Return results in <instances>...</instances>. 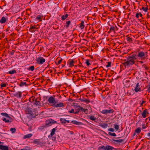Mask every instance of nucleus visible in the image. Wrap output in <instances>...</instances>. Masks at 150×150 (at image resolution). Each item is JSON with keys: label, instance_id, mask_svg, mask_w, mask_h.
I'll return each instance as SVG.
<instances>
[{"label": "nucleus", "instance_id": "51", "mask_svg": "<svg viewBox=\"0 0 150 150\" xmlns=\"http://www.w3.org/2000/svg\"><path fill=\"white\" fill-rule=\"evenodd\" d=\"M130 80L129 79H125L123 81L125 83H129L130 82Z\"/></svg>", "mask_w": 150, "mask_h": 150}, {"label": "nucleus", "instance_id": "45", "mask_svg": "<svg viewBox=\"0 0 150 150\" xmlns=\"http://www.w3.org/2000/svg\"><path fill=\"white\" fill-rule=\"evenodd\" d=\"M86 65H87V66H89L90 64V63H89V59H87L86 60Z\"/></svg>", "mask_w": 150, "mask_h": 150}, {"label": "nucleus", "instance_id": "9", "mask_svg": "<svg viewBox=\"0 0 150 150\" xmlns=\"http://www.w3.org/2000/svg\"><path fill=\"white\" fill-rule=\"evenodd\" d=\"M74 61L72 59H70L68 60L67 62V65H69V67H72L74 66Z\"/></svg>", "mask_w": 150, "mask_h": 150}, {"label": "nucleus", "instance_id": "23", "mask_svg": "<svg viewBox=\"0 0 150 150\" xmlns=\"http://www.w3.org/2000/svg\"><path fill=\"white\" fill-rule=\"evenodd\" d=\"M33 136V134L31 133L29 134L24 135L23 138L24 139H26L29 138Z\"/></svg>", "mask_w": 150, "mask_h": 150}, {"label": "nucleus", "instance_id": "25", "mask_svg": "<svg viewBox=\"0 0 150 150\" xmlns=\"http://www.w3.org/2000/svg\"><path fill=\"white\" fill-rule=\"evenodd\" d=\"M14 96L18 98H21V93L20 91L16 93L14 95Z\"/></svg>", "mask_w": 150, "mask_h": 150}, {"label": "nucleus", "instance_id": "6", "mask_svg": "<svg viewBox=\"0 0 150 150\" xmlns=\"http://www.w3.org/2000/svg\"><path fill=\"white\" fill-rule=\"evenodd\" d=\"M135 86L134 87V91L136 92L141 91V88L140 87V84L139 83H135Z\"/></svg>", "mask_w": 150, "mask_h": 150}, {"label": "nucleus", "instance_id": "11", "mask_svg": "<svg viewBox=\"0 0 150 150\" xmlns=\"http://www.w3.org/2000/svg\"><path fill=\"white\" fill-rule=\"evenodd\" d=\"M33 143L35 144H43V143L42 142V141L40 139H35L33 142Z\"/></svg>", "mask_w": 150, "mask_h": 150}, {"label": "nucleus", "instance_id": "4", "mask_svg": "<svg viewBox=\"0 0 150 150\" xmlns=\"http://www.w3.org/2000/svg\"><path fill=\"white\" fill-rule=\"evenodd\" d=\"M29 100L36 106H41L40 100L38 98H35L34 96H32L29 98Z\"/></svg>", "mask_w": 150, "mask_h": 150}, {"label": "nucleus", "instance_id": "18", "mask_svg": "<svg viewBox=\"0 0 150 150\" xmlns=\"http://www.w3.org/2000/svg\"><path fill=\"white\" fill-rule=\"evenodd\" d=\"M0 150H8V148L7 146L0 144Z\"/></svg>", "mask_w": 150, "mask_h": 150}, {"label": "nucleus", "instance_id": "31", "mask_svg": "<svg viewBox=\"0 0 150 150\" xmlns=\"http://www.w3.org/2000/svg\"><path fill=\"white\" fill-rule=\"evenodd\" d=\"M117 28L116 26H112L109 28V30L110 31L114 32L115 29Z\"/></svg>", "mask_w": 150, "mask_h": 150}, {"label": "nucleus", "instance_id": "22", "mask_svg": "<svg viewBox=\"0 0 150 150\" xmlns=\"http://www.w3.org/2000/svg\"><path fill=\"white\" fill-rule=\"evenodd\" d=\"M7 20L6 17H3L0 20V23L2 24L5 23Z\"/></svg>", "mask_w": 150, "mask_h": 150}, {"label": "nucleus", "instance_id": "26", "mask_svg": "<svg viewBox=\"0 0 150 150\" xmlns=\"http://www.w3.org/2000/svg\"><path fill=\"white\" fill-rule=\"evenodd\" d=\"M37 29V28H36V27L35 26V25L34 26H30V28L29 30V31L30 32H34L35 31L33 30V29Z\"/></svg>", "mask_w": 150, "mask_h": 150}, {"label": "nucleus", "instance_id": "52", "mask_svg": "<svg viewBox=\"0 0 150 150\" xmlns=\"http://www.w3.org/2000/svg\"><path fill=\"white\" fill-rule=\"evenodd\" d=\"M6 84L5 83H3L1 85V88L5 87L6 86Z\"/></svg>", "mask_w": 150, "mask_h": 150}, {"label": "nucleus", "instance_id": "10", "mask_svg": "<svg viewBox=\"0 0 150 150\" xmlns=\"http://www.w3.org/2000/svg\"><path fill=\"white\" fill-rule=\"evenodd\" d=\"M79 108H78V110L79 111L80 110H81L82 112H84L85 114H87L88 113V111L87 109H85L83 108L82 107L79 106H78Z\"/></svg>", "mask_w": 150, "mask_h": 150}, {"label": "nucleus", "instance_id": "40", "mask_svg": "<svg viewBox=\"0 0 150 150\" xmlns=\"http://www.w3.org/2000/svg\"><path fill=\"white\" fill-rule=\"evenodd\" d=\"M71 23V21H67L66 22V28H68L69 26V25Z\"/></svg>", "mask_w": 150, "mask_h": 150}, {"label": "nucleus", "instance_id": "47", "mask_svg": "<svg viewBox=\"0 0 150 150\" xmlns=\"http://www.w3.org/2000/svg\"><path fill=\"white\" fill-rule=\"evenodd\" d=\"M142 9L145 12H146L148 10V8L146 7L145 8L143 6L142 8Z\"/></svg>", "mask_w": 150, "mask_h": 150}, {"label": "nucleus", "instance_id": "50", "mask_svg": "<svg viewBox=\"0 0 150 150\" xmlns=\"http://www.w3.org/2000/svg\"><path fill=\"white\" fill-rule=\"evenodd\" d=\"M108 131L111 132H113L114 131V129L112 128H111L108 129Z\"/></svg>", "mask_w": 150, "mask_h": 150}, {"label": "nucleus", "instance_id": "46", "mask_svg": "<svg viewBox=\"0 0 150 150\" xmlns=\"http://www.w3.org/2000/svg\"><path fill=\"white\" fill-rule=\"evenodd\" d=\"M62 59L61 58L57 62H56V64L57 65L60 64V63L62 62Z\"/></svg>", "mask_w": 150, "mask_h": 150}, {"label": "nucleus", "instance_id": "27", "mask_svg": "<svg viewBox=\"0 0 150 150\" xmlns=\"http://www.w3.org/2000/svg\"><path fill=\"white\" fill-rule=\"evenodd\" d=\"M101 127L105 129L107 128L108 127V125L106 123H104L99 125Z\"/></svg>", "mask_w": 150, "mask_h": 150}, {"label": "nucleus", "instance_id": "58", "mask_svg": "<svg viewBox=\"0 0 150 150\" xmlns=\"http://www.w3.org/2000/svg\"><path fill=\"white\" fill-rule=\"evenodd\" d=\"M148 119H149V121H150V116L148 118H146V120H147Z\"/></svg>", "mask_w": 150, "mask_h": 150}, {"label": "nucleus", "instance_id": "37", "mask_svg": "<svg viewBox=\"0 0 150 150\" xmlns=\"http://www.w3.org/2000/svg\"><path fill=\"white\" fill-rule=\"evenodd\" d=\"M114 128L116 131H118L119 129V126L117 124H114Z\"/></svg>", "mask_w": 150, "mask_h": 150}, {"label": "nucleus", "instance_id": "62", "mask_svg": "<svg viewBox=\"0 0 150 150\" xmlns=\"http://www.w3.org/2000/svg\"><path fill=\"white\" fill-rule=\"evenodd\" d=\"M66 122H67L68 123H69L70 122V121L69 120H66Z\"/></svg>", "mask_w": 150, "mask_h": 150}, {"label": "nucleus", "instance_id": "30", "mask_svg": "<svg viewBox=\"0 0 150 150\" xmlns=\"http://www.w3.org/2000/svg\"><path fill=\"white\" fill-rule=\"evenodd\" d=\"M69 112L72 113L78 114L79 112V111L77 110L75 111L74 109H72L71 110L69 111Z\"/></svg>", "mask_w": 150, "mask_h": 150}, {"label": "nucleus", "instance_id": "35", "mask_svg": "<svg viewBox=\"0 0 150 150\" xmlns=\"http://www.w3.org/2000/svg\"><path fill=\"white\" fill-rule=\"evenodd\" d=\"M134 132L139 134L141 132V129L139 128H138L135 130Z\"/></svg>", "mask_w": 150, "mask_h": 150}, {"label": "nucleus", "instance_id": "29", "mask_svg": "<svg viewBox=\"0 0 150 150\" xmlns=\"http://www.w3.org/2000/svg\"><path fill=\"white\" fill-rule=\"evenodd\" d=\"M43 17V16L42 15H38L36 19L37 20H38L40 21H42L41 18Z\"/></svg>", "mask_w": 150, "mask_h": 150}, {"label": "nucleus", "instance_id": "15", "mask_svg": "<svg viewBox=\"0 0 150 150\" xmlns=\"http://www.w3.org/2000/svg\"><path fill=\"white\" fill-rule=\"evenodd\" d=\"M26 114H29L31 116L33 117H34L35 115L34 112L30 110H27L26 111Z\"/></svg>", "mask_w": 150, "mask_h": 150}, {"label": "nucleus", "instance_id": "60", "mask_svg": "<svg viewBox=\"0 0 150 150\" xmlns=\"http://www.w3.org/2000/svg\"><path fill=\"white\" fill-rule=\"evenodd\" d=\"M28 150V149H26V148L25 147L22 149H21V150Z\"/></svg>", "mask_w": 150, "mask_h": 150}, {"label": "nucleus", "instance_id": "8", "mask_svg": "<svg viewBox=\"0 0 150 150\" xmlns=\"http://www.w3.org/2000/svg\"><path fill=\"white\" fill-rule=\"evenodd\" d=\"M114 110L113 109H111L109 110H103L101 111V112L103 114H108L112 113L114 112Z\"/></svg>", "mask_w": 150, "mask_h": 150}, {"label": "nucleus", "instance_id": "43", "mask_svg": "<svg viewBox=\"0 0 150 150\" xmlns=\"http://www.w3.org/2000/svg\"><path fill=\"white\" fill-rule=\"evenodd\" d=\"M108 134L109 135H110V136H113L114 137H115L116 136L115 133H112L111 132H109Z\"/></svg>", "mask_w": 150, "mask_h": 150}, {"label": "nucleus", "instance_id": "36", "mask_svg": "<svg viewBox=\"0 0 150 150\" xmlns=\"http://www.w3.org/2000/svg\"><path fill=\"white\" fill-rule=\"evenodd\" d=\"M145 89H146V91L149 92L150 91V85H148L146 88Z\"/></svg>", "mask_w": 150, "mask_h": 150}, {"label": "nucleus", "instance_id": "39", "mask_svg": "<svg viewBox=\"0 0 150 150\" xmlns=\"http://www.w3.org/2000/svg\"><path fill=\"white\" fill-rule=\"evenodd\" d=\"M34 68H35L34 66H33L29 67L27 69L29 71L31 70L33 71L34 70Z\"/></svg>", "mask_w": 150, "mask_h": 150}, {"label": "nucleus", "instance_id": "59", "mask_svg": "<svg viewBox=\"0 0 150 150\" xmlns=\"http://www.w3.org/2000/svg\"><path fill=\"white\" fill-rule=\"evenodd\" d=\"M62 141V140L61 139H58V141L60 142H61Z\"/></svg>", "mask_w": 150, "mask_h": 150}, {"label": "nucleus", "instance_id": "42", "mask_svg": "<svg viewBox=\"0 0 150 150\" xmlns=\"http://www.w3.org/2000/svg\"><path fill=\"white\" fill-rule=\"evenodd\" d=\"M16 71L15 70H12L8 71L9 73L11 74H14V73H16Z\"/></svg>", "mask_w": 150, "mask_h": 150}, {"label": "nucleus", "instance_id": "16", "mask_svg": "<svg viewBox=\"0 0 150 150\" xmlns=\"http://www.w3.org/2000/svg\"><path fill=\"white\" fill-rule=\"evenodd\" d=\"M53 121H54V120H47L46 121L45 125L47 126V127L51 125L52 122H53Z\"/></svg>", "mask_w": 150, "mask_h": 150}, {"label": "nucleus", "instance_id": "49", "mask_svg": "<svg viewBox=\"0 0 150 150\" xmlns=\"http://www.w3.org/2000/svg\"><path fill=\"white\" fill-rule=\"evenodd\" d=\"M52 138V140L53 142H56L57 141L56 140V137H52H52H51Z\"/></svg>", "mask_w": 150, "mask_h": 150}, {"label": "nucleus", "instance_id": "13", "mask_svg": "<svg viewBox=\"0 0 150 150\" xmlns=\"http://www.w3.org/2000/svg\"><path fill=\"white\" fill-rule=\"evenodd\" d=\"M47 128V126L46 125H44L40 126L38 128V130L40 132H43L45 131V129Z\"/></svg>", "mask_w": 150, "mask_h": 150}, {"label": "nucleus", "instance_id": "1", "mask_svg": "<svg viewBox=\"0 0 150 150\" xmlns=\"http://www.w3.org/2000/svg\"><path fill=\"white\" fill-rule=\"evenodd\" d=\"M127 61L123 64L125 67H129L135 64V60L137 59L134 52L126 57Z\"/></svg>", "mask_w": 150, "mask_h": 150}, {"label": "nucleus", "instance_id": "17", "mask_svg": "<svg viewBox=\"0 0 150 150\" xmlns=\"http://www.w3.org/2000/svg\"><path fill=\"white\" fill-rule=\"evenodd\" d=\"M79 99L81 102H85L87 103H88L90 102V100L89 99H86L85 98H80Z\"/></svg>", "mask_w": 150, "mask_h": 150}, {"label": "nucleus", "instance_id": "24", "mask_svg": "<svg viewBox=\"0 0 150 150\" xmlns=\"http://www.w3.org/2000/svg\"><path fill=\"white\" fill-rule=\"evenodd\" d=\"M88 117L89 119L92 121H95L96 119V117L92 115H89L88 116Z\"/></svg>", "mask_w": 150, "mask_h": 150}, {"label": "nucleus", "instance_id": "55", "mask_svg": "<svg viewBox=\"0 0 150 150\" xmlns=\"http://www.w3.org/2000/svg\"><path fill=\"white\" fill-rule=\"evenodd\" d=\"M136 16L137 18H138L139 17V15L138 13H137L136 14Z\"/></svg>", "mask_w": 150, "mask_h": 150}, {"label": "nucleus", "instance_id": "21", "mask_svg": "<svg viewBox=\"0 0 150 150\" xmlns=\"http://www.w3.org/2000/svg\"><path fill=\"white\" fill-rule=\"evenodd\" d=\"M10 120L7 119L6 118H4L2 119V120L4 121L5 122L8 123V122H11L12 121V118L11 117V118H9Z\"/></svg>", "mask_w": 150, "mask_h": 150}, {"label": "nucleus", "instance_id": "14", "mask_svg": "<svg viewBox=\"0 0 150 150\" xmlns=\"http://www.w3.org/2000/svg\"><path fill=\"white\" fill-rule=\"evenodd\" d=\"M57 127H56L52 129L50 135H49L48 136V137L50 138V137H52V136L55 134L56 130L57 129Z\"/></svg>", "mask_w": 150, "mask_h": 150}, {"label": "nucleus", "instance_id": "64", "mask_svg": "<svg viewBox=\"0 0 150 150\" xmlns=\"http://www.w3.org/2000/svg\"><path fill=\"white\" fill-rule=\"evenodd\" d=\"M136 133H135V132H134V133L133 135V136H135L136 135Z\"/></svg>", "mask_w": 150, "mask_h": 150}, {"label": "nucleus", "instance_id": "20", "mask_svg": "<svg viewBox=\"0 0 150 150\" xmlns=\"http://www.w3.org/2000/svg\"><path fill=\"white\" fill-rule=\"evenodd\" d=\"M124 141V139H112L113 142H116L117 143H122Z\"/></svg>", "mask_w": 150, "mask_h": 150}, {"label": "nucleus", "instance_id": "3", "mask_svg": "<svg viewBox=\"0 0 150 150\" xmlns=\"http://www.w3.org/2000/svg\"><path fill=\"white\" fill-rule=\"evenodd\" d=\"M136 56L137 59H141L142 60H144L146 58H148L147 52L141 51L137 53V52H133Z\"/></svg>", "mask_w": 150, "mask_h": 150}, {"label": "nucleus", "instance_id": "41", "mask_svg": "<svg viewBox=\"0 0 150 150\" xmlns=\"http://www.w3.org/2000/svg\"><path fill=\"white\" fill-rule=\"evenodd\" d=\"M16 129L15 128H11L10 129V131L11 132L13 133L16 132Z\"/></svg>", "mask_w": 150, "mask_h": 150}, {"label": "nucleus", "instance_id": "2", "mask_svg": "<svg viewBox=\"0 0 150 150\" xmlns=\"http://www.w3.org/2000/svg\"><path fill=\"white\" fill-rule=\"evenodd\" d=\"M48 101L50 104H51L50 105L53 107L58 108L64 106L63 103H58L57 101H55V99L52 96L49 97Z\"/></svg>", "mask_w": 150, "mask_h": 150}, {"label": "nucleus", "instance_id": "28", "mask_svg": "<svg viewBox=\"0 0 150 150\" xmlns=\"http://www.w3.org/2000/svg\"><path fill=\"white\" fill-rule=\"evenodd\" d=\"M84 21H81V23L79 24V27L81 29H83L84 28L85 25H84Z\"/></svg>", "mask_w": 150, "mask_h": 150}, {"label": "nucleus", "instance_id": "57", "mask_svg": "<svg viewBox=\"0 0 150 150\" xmlns=\"http://www.w3.org/2000/svg\"><path fill=\"white\" fill-rule=\"evenodd\" d=\"M142 128L143 129H145L146 128V127L144 125H143Z\"/></svg>", "mask_w": 150, "mask_h": 150}, {"label": "nucleus", "instance_id": "48", "mask_svg": "<svg viewBox=\"0 0 150 150\" xmlns=\"http://www.w3.org/2000/svg\"><path fill=\"white\" fill-rule=\"evenodd\" d=\"M127 40L128 41L130 42H132V39L129 37H128L127 38Z\"/></svg>", "mask_w": 150, "mask_h": 150}, {"label": "nucleus", "instance_id": "56", "mask_svg": "<svg viewBox=\"0 0 150 150\" xmlns=\"http://www.w3.org/2000/svg\"><path fill=\"white\" fill-rule=\"evenodd\" d=\"M139 16L140 17H142V14L141 13H138Z\"/></svg>", "mask_w": 150, "mask_h": 150}, {"label": "nucleus", "instance_id": "53", "mask_svg": "<svg viewBox=\"0 0 150 150\" xmlns=\"http://www.w3.org/2000/svg\"><path fill=\"white\" fill-rule=\"evenodd\" d=\"M15 51L14 50H12L11 52L10 53V54L11 55H13L14 53L15 52Z\"/></svg>", "mask_w": 150, "mask_h": 150}, {"label": "nucleus", "instance_id": "32", "mask_svg": "<svg viewBox=\"0 0 150 150\" xmlns=\"http://www.w3.org/2000/svg\"><path fill=\"white\" fill-rule=\"evenodd\" d=\"M68 16V15L67 14H66L65 16L63 15L61 17V20L62 21L66 19Z\"/></svg>", "mask_w": 150, "mask_h": 150}, {"label": "nucleus", "instance_id": "33", "mask_svg": "<svg viewBox=\"0 0 150 150\" xmlns=\"http://www.w3.org/2000/svg\"><path fill=\"white\" fill-rule=\"evenodd\" d=\"M60 120L62 124L66 123V119L65 118H61L60 119Z\"/></svg>", "mask_w": 150, "mask_h": 150}, {"label": "nucleus", "instance_id": "34", "mask_svg": "<svg viewBox=\"0 0 150 150\" xmlns=\"http://www.w3.org/2000/svg\"><path fill=\"white\" fill-rule=\"evenodd\" d=\"M1 115L2 116H5L6 117L8 118H11V117L8 115L7 113H1Z\"/></svg>", "mask_w": 150, "mask_h": 150}, {"label": "nucleus", "instance_id": "7", "mask_svg": "<svg viewBox=\"0 0 150 150\" xmlns=\"http://www.w3.org/2000/svg\"><path fill=\"white\" fill-rule=\"evenodd\" d=\"M36 61L37 64H42L45 62V60L42 57H38L36 59Z\"/></svg>", "mask_w": 150, "mask_h": 150}, {"label": "nucleus", "instance_id": "19", "mask_svg": "<svg viewBox=\"0 0 150 150\" xmlns=\"http://www.w3.org/2000/svg\"><path fill=\"white\" fill-rule=\"evenodd\" d=\"M71 122L73 124L76 125H79L82 124L81 122H78L76 120H73Z\"/></svg>", "mask_w": 150, "mask_h": 150}, {"label": "nucleus", "instance_id": "5", "mask_svg": "<svg viewBox=\"0 0 150 150\" xmlns=\"http://www.w3.org/2000/svg\"><path fill=\"white\" fill-rule=\"evenodd\" d=\"M116 150V149L109 145H106L104 146L102 145L98 147V150Z\"/></svg>", "mask_w": 150, "mask_h": 150}, {"label": "nucleus", "instance_id": "38", "mask_svg": "<svg viewBox=\"0 0 150 150\" xmlns=\"http://www.w3.org/2000/svg\"><path fill=\"white\" fill-rule=\"evenodd\" d=\"M25 85H27L26 83L25 82H23L21 81L19 84V86L21 87Z\"/></svg>", "mask_w": 150, "mask_h": 150}, {"label": "nucleus", "instance_id": "61", "mask_svg": "<svg viewBox=\"0 0 150 150\" xmlns=\"http://www.w3.org/2000/svg\"><path fill=\"white\" fill-rule=\"evenodd\" d=\"M147 136H148V137H150V132H149L147 133Z\"/></svg>", "mask_w": 150, "mask_h": 150}, {"label": "nucleus", "instance_id": "12", "mask_svg": "<svg viewBox=\"0 0 150 150\" xmlns=\"http://www.w3.org/2000/svg\"><path fill=\"white\" fill-rule=\"evenodd\" d=\"M149 114V112L147 109L144 110L141 113L142 117L143 118H145L146 117V115Z\"/></svg>", "mask_w": 150, "mask_h": 150}, {"label": "nucleus", "instance_id": "44", "mask_svg": "<svg viewBox=\"0 0 150 150\" xmlns=\"http://www.w3.org/2000/svg\"><path fill=\"white\" fill-rule=\"evenodd\" d=\"M108 64L106 66V67H111V63L110 62H107Z\"/></svg>", "mask_w": 150, "mask_h": 150}, {"label": "nucleus", "instance_id": "63", "mask_svg": "<svg viewBox=\"0 0 150 150\" xmlns=\"http://www.w3.org/2000/svg\"><path fill=\"white\" fill-rule=\"evenodd\" d=\"M4 143L3 142H1V141H0V144L1 145H3L4 144Z\"/></svg>", "mask_w": 150, "mask_h": 150}, {"label": "nucleus", "instance_id": "54", "mask_svg": "<svg viewBox=\"0 0 150 150\" xmlns=\"http://www.w3.org/2000/svg\"><path fill=\"white\" fill-rule=\"evenodd\" d=\"M146 102V101L144 100H142V103L140 104V105L142 106L143 105V104L144 103Z\"/></svg>", "mask_w": 150, "mask_h": 150}]
</instances>
